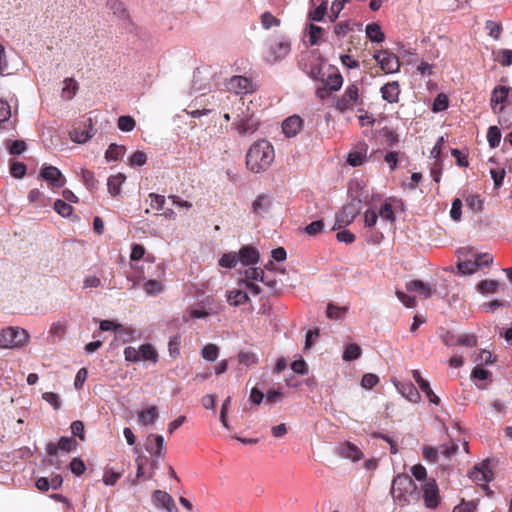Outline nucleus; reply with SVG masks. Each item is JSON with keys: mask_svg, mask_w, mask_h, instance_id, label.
<instances>
[{"mask_svg": "<svg viewBox=\"0 0 512 512\" xmlns=\"http://www.w3.org/2000/svg\"><path fill=\"white\" fill-rule=\"evenodd\" d=\"M275 158L274 148L267 140L252 144L246 154V166L253 173L267 170Z\"/></svg>", "mask_w": 512, "mask_h": 512, "instance_id": "obj_1", "label": "nucleus"}, {"mask_svg": "<svg viewBox=\"0 0 512 512\" xmlns=\"http://www.w3.org/2000/svg\"><path fill=\"white\" fill-rule=\"evenodd\" d=\"M416 484L407 474H399L392 481L391 495L401 506L409 502V496L416 490Z\"/></svg>", "mask_w": 512, "mask_h": 512, "instance_id": "obj_2", "label": "nucleus"}, {"mask_svg": "<svg viewBox=\"0 0 512 512\" xmlns=\"http://www.w3.org/2000/svg\"><path fill=\"white\" fill-rule=\"evenodd\" d=\"M29 334L19 327H6L0 331V348H21L28 344Z\"/></svg>", "mask_w": 512, "mask_h": 512, "instance_id": "obj_3", "label": "nucleus"}, {"mask_svg": "<svg viewBox=\"0 0 512 512\" xmlns=\"http://www.w3.org/2000/svg\"><path fill=\"white\" fill-rule=\"evenodd\" d=\"M363 105V100L359 94V88L356 84H350L346 87L344 93L336 100L335 108L344 113Z\"/></svg>", "mask_w": 512, "mask_h": 512, "instance_id": "obj_4", "label": "nucleus"}, {"mask_svg": "<svg viewBox=\"0 0 512 512\" xmlns=\"http://www.w3.org/2000/svg\"><path fill=\"white\" fill-rule=\"evenodd\" d=\"M368 201V194L363 197L355 196L349 203L343 206L341 212L337 215L336 224H338L339 227L349 225L360 213L361 203H367Z\"/></svg>", "mask_w": 512, "mask_h": 512, "instance_id": "obj_5", "label": "nucleus"}, {"mask_svg": "<svg viewBox=\"0 0 512 512\" xmlns=\"http://www.w3.org/2000/svg\"><path fill=\"white\" fill-rule=\"evenodd\" d=\"M227 89L237 95L253 93L256 90V85L253 81L245 76H233L226 84Z\"/></svg>", "mask_w": 512, "mask_h": 512, "instance_id": "obj_6", "label": "nucleus"}, {"mask_svg": "<svg viewBox=\"0 0 512 512\" xmlns=\"http://www.w3.org/2000/svg\"><path fill=\"white\" fill-rule=\"evenodd\" d=\"M374 59L380 65L382 71L386 74L396 73L400 69L399 58L388 51H379L374 55Z\"/></svg>", "mask_w": 512, "mask_h": 512, "instance_id": "obj_7", "label": "nucleus"}, {"mask_svg": "<svg viewBox=\"0 0 512 512\" xmlns=\"http://www.w3.org/2000/svg\"><path fill=\"white\" fill-rule=\"evenodd\" d=\"M511 91V88L508 86L497 85L494 87L491 93L490 106L495 114L504 111V103L508 100Z\"/></svg>", "mask_w": 512, "mask_h": 512, "instance_id": "obj_8", "label": "nucleus"}, {"mask_svg": "<svg viewBox=\"0 0 512 512\" xmlns=\"http://www.w3.org/2000/svg\"><path fill=\"white\" fill-rule=\"evenodd\" d=\"M237 118L233 125L234 129L242 136L244 135H251L255 133L259 128V121L255 119L252 115H247L244 117H239L237 115Z\"/></svg>", "mask_w": 512, "mask_h": 512, "instance_id": "obj_9", "label": "nucleus"}, {"mask_svg": "<svg viewBox=\"0 0 512 512\" xmlns=\"http://www.w3.org/2000/svg\"><path fill=\"white\" fill-rule=\"evenodd\" d=\"M469 477L472 481L477 484L483 485L484 489H487L486 484L493 478V472L487 462H483L478 466H475L469 473Z\"/></svg>", "mask_w": 512, "mask_h": 512, "instance_id": "obj_10", "label": "nucleus"}, {"mask_svg": "<svg viewBox=\"0 0 512 512\" xmlns=\"http://www.w3.org/2000/svg\"><path fill=\"white\" fill-rule=\"evenodd\" d=\"M40 176L43 180L49 182L52 187L61 188L66 183L65 177L55 166H44L41 169Z\"/></svg>", "mask_w": 512, "mask_h": 512, "instance_id": "obj_11", "label": "nucleus"}, {"mask_svg": "<svg viewBox=\"0 0 512 512\" xmlns=\"http://www.w3.org/2000/svg\"><path fill=\"white\" fill-rule=\"evenodd\" d=\"M425 505L428 508H435L438 505L439 490L435 479L430 478L422 486Z\"/></svg>", "mask_w": 512, "mask_h": 512, "instance_id": "obj_12", "label": "nucleus"}, {"mask_svg": "<svg viewBox=\"0 0 512 512\" xmlns=\"http://www.w3.org/2000/svg\"><path fill=\"white\" fill-rule=\"evenodd\" d=\"M77 447V442L72 437H61L57 443L49 442L46 452L49 456H57L58 451L71 452Z\"/></svg>", "mask_w": 512, "mask_h": 512, "instance_id": "obj_13", "label": "nucleus"}, {"mask_svg": "<svg viewBox=\"0 0 512 512\" xmlns=\"http://www.w3.org/2000/svg\"><path fill=\"white\" fill-rule=\"evenodd\" d=\"M152 501L158 508H163L168 512H178L174 499L166 491L155 490L152 494Z\"/></svg>", "mask_w": 512, "mask_h": 512, "instance_id": "obj_14", "label": "nucleus"}, {"mask_svg": "<svg viewBox=\"0 0 512 512\" xmlns=\"http://www.w3.org/2000/svg\"><path fill=\"white\" fill-rule=\"evenodd\" d=\"M368 149L369 147L366 142L357 143L348 154L347 163L353 167L362 165L367 159Z\"/></svg>", "mask_w": 512, "mask_h": 512, "instance_id": "obj_15", "label": "nucleus"}, {"mask_svg": "<svg viewBox=\"0 0 512 512\" xmlns=\"http://www.w3.org/2000/svg\"><path fill=\"white\" fill-rule=\"evenodd\" d=\"M91 126L92 119L88 118L83 127H74L69 133L71 140L79 144L86 143L93 136V133L88 129Z\"/></svg>", "mask_w": 512, "mask_h": 512, "instance_id": "obj_16", "label": "nucleus"}, {"mask_svg": "<svg viewBox=\"0 0 512 512\" xmlns=\"http://www.w3.org/2000/svg\"><path fill=\"white\" fill-rule=\"evenodd\" d=\"M146 450L155 457L163 458L166 453L163 436L150 434L147 437Z\"/></svg>", "mask_w": 512, "mask_h": 512, "instance_id": "obj_17", "label": "nucleus"}, {"mask_svg": "<svg viewBox=\"0 0 512 512\" xmlns=\"http://www.w3.org/2000/svg\"><path fill=\"white\" fill-rule=\"evenodd\" d=\"M303 128V119L298 115L286 118L282 123L283 133L287 137L296 136Z\"/></svg>", "mask_w": 512, "mask_h": 512, "instance_id": "obj_18", "label": "nucleus"}, {"mask_svg": "<svg viewBox=\"0 0 512 512\" xmlns=\"http://www.w3.org/2000/svg\"><path fill=\"white\" fill-rule=\"evenodd\" d=\"M237 254L238 262H241L243 265L256 264L260 258L258 250L250 245L242 247Z\"/></svg>", "mask_w": 512, "mask_h": 512, "instance_id": "obj_19", "label": "nucleus"}, {"mask_svg": "<svg viewBox=\"0 0 512 512\" xmlns=\"http://www.w3.org/2000/svg\"><path fill=\"white\" fill-rule=\"evenodd\" d=\"M382 98L389 103H397L399 101L400 86L397 81L388 82L380 89Z\"/></svg>", "mask_w": 512, "mask_h": 512, "instance_id": "obj_20", "label": "nucleus"}, {"mask_svg": "<svg viewBox=\"0 0 512 512\" xmlns=\"http://www.w3.org/2000/svg\"><path fill=\"white\" fill-rule=\"evenodd\" d=\"M339 455L343 458L351 459L352 461H358L363 456L361 450L351 442H345L340 445Z\"/></svg>", "mask_w": 512, "mask_h": 512, "instance_id": "obj_21", "label": "nucleus"}, {"mask_svg": "<svg viewBox=\"0 0 512 512\" xmlns=\"http://www.w3.org/2000/svg\"><path fill=\"white\" fill-rule=\"evenodd\" d=\"M406 290L409 292H417L420 297L426 299L430 297L432 289L430 285L421 280H412L406 284Z\"/></svg>", "mask_w": 512, "mask_h": 512, "instance_id": "obj_22", "label": "nucleus"}, {"mask_svg": "<svg viewBox=\"0 0 512 512\" xmlns=\"http://www.w3.org/2000/svg\"><path fill=\"white\" fill-rule=\"evenodd\" d=\"M249 301V297L245 291L240 289H234L228 291L227 293V302L234 307L245 304Z\"/></svg>", "mask_w": 512, "mask_h": 512, "instance_id": "obj_23", "label": "nucleus"}, {"mask_svg": "<svg viewBox=\"0 0 512 512\" xmlns=\"http://www.w3.org/2000/svg\"><path fill=\"white\" fill-rule=\"evenodd\" d=\"M67 331V322L65 320H58L51 324L49 334L52 342L55 343L61 340Z\"/></svg>", "mask_w": 512, "mask_h": 512, "instance_id": "obj_24", "label": "nucleus"}, {"mask_svg": "<svg viewBox=\"0 0 512 512\" xmlns=\"http://www.w3.org/2000/svg\"><path fill=\"white\" fill-rule=\"evenodd\" d=\"M126 176L122 173L112 175L108 179V192L111 196L115 197L120 193V187L125 182Z\"/></svg>", "mask_w": 512, "mask_h": 512, "instance_id": "obj_25", "label": "nucleus"}, {"mask_svg": "<svg viewBox=\"0 0 512 512\" xmlns=\"http://www.w3.org/2000/svg\"><path fill=\"white\" fill-rule=\"evenodd\" d=\"M108 6L113 14L120 20L130 21V15L124 4L118 0H110Z\"/></svg>", "mask_w": 512, "mask_h": 512, "instance_id": "obj_26", "label": "nucleus"}, {"mask_svg": "<svg viewBox=\"0 0 512 512\" xmlns=\"http://www.w3.org/2000/svg\"><path fill=\"white\" fill-rule=\"evenodd\" d=\"M158 416L159 413L156 406H151L148 409L140 411L138 414L139 421L145 426L153 424L157 420Z\"/></svg>", "mask_w": 512, "mask_h": 512, "instance_id": "obj_27", "label": "nucleus"}, {"mask_svg": "<svg viewBox=\"0 0 512 512\" xmlns=\"http://www.w3.org/2000/svg\"><path fill=\"white\" fill-rule=\"evenodd\" d=\"M270 49L274 56L273 60L276 61L288 55L290 52V44L285 41H276L271 45Z\"/></svg>", "mask_w": 512, "mask_h": 512, "instance_id": "obj_28", "label": "nucleus"}, {"mask_svg": "<svg viewBox=\"0 0 512 512\" xmlns=\"http://www.w3.org/2000/svg\"><path fill=\"white\" fill-rule=\"evenodd\" d=\"M139 357L140 361L146 360L156 363L158 360L157 351L151 344H143L139 347Z\"/></svg>", "mask_w": 512, "mask_h": 512, "instance_id": "obj_29", "label": "nucleus"}, {"mask_svg": "<svg viewBox=\"0 0 512 512\" xmlns=\"http://www.w3.org/2000/svg\"><path fill=\"white\" fill-rule=\"evenodd\" d=\"M126 148L123 145L111 144L105 152L107 161H116L124 156Z\"/></svg>", "mask_w": 512, "mask_h": 512, "instance_id": "obj_30", "label": "nucleus"}, {"mask_svg": "<svg viewBox=\"0 0 512 512\" xmlns=\"http://www.w3.org/2000/svg\"><path fill=\"white\" fill-rule=\"evenodd\" d=\"M366 35L373 42H383L385 39L384 33L378 24L372 23L366 27Z\"/></svg>", "mask_w": 512, "mask_h": 512, "instance_id": "obj_31", "label": "nucleus"}, {"mask_svg": "<svg viewBox=\"0 0 512 512\" xmlns=\"http://www.w3.org/2000/svg\"><path fill=\"white\" fill-rule=\"evenodd\" d=\"M400 391L410 402L417 403L420 399V394L412 383L402 384Z\"/></svg>", "mask_w": 512, "mask_h": 512, "instance_id": "obj_32", "label": "nucleus"}, {"mask_svg": "<svg viewBox=\"0 0 512 512\" xmlns=\"http://www.w3.org/2000/svg\"><path fill=\"white\" fill-rule=\"evenodd\" d=\"M218 263L224 268H234L238 263V254L236 252L225 253L221 256Z\"/></svg>", "mask_w": 512, "mask_h": 512, "instance_id": "obj_33", "label": "nucleus"}, {"mask_svg": "<svg viewBox=\"0 0 512 512\" xmlns=\"http://www.w3.org/2000/svg\"><path fill=\"white\" fill-rule=\"evenodd\" d=\"M498 282L496 280H482L478 283L477 289L480 293L485 294H492L495 293L498 289Z\"/></svg>", "mask_w": 512, "mask_h": 512, "instance_id": "obj_34", "label": "nucleus"}, {"mask_svg": "<svg viewBox=\"0 0 512 512\" xmlns=\"http://www.w3.org/2000/svg\"><path fill=\"white\" fill-rule=\"evenodd\" d=\"M495 60L502 66L507 67L512 65V49L498 50Z\"/></svg>", "mask_w": 512, "mask_h": 512, "instance_id": "obj_35", "label": "nucleus"}, {"mask_svg": "<svg viewBox=\"0 0 512 512\" xmlns=\"http://www.w3.org/2000/svg\"><path fill=\"white\" fill-rule=\"evenodd\" d=\"M327 6L328 2L326 0H322L321 4L317 8L309 12V19L317 22L322 21L327 13Z\"/></svg>", "mask_w": 512, "mask_h": 512, "instance_id": "obj_36", "label": "nucleus"}, {"mask_svg": "<svg viewBox=\"0 0 512 512\" xmlns=\"http://www.w3.org/2000/svg\"><path fill=\"white\" fill-rule=\"evenodd\" d=\"M457 268L458 271L463 275L472 274L478 270L479 264L475 260H466L459 262Z\"/></svg>", "mask_w": 512, "mask_h": 512, "instance_id": "obj_37", "label": "nucleus"}, {"mask_svg": "<svg viewBox=\"0 0 512 512\" xmlns=\"http://www.w3.org/2000/svg\"><path fill=\"white\" fill-rule=\"evenodd\" d=\"M270 206V199L265 195H260L253 202L252 208L255 214H261L266 211Z\"/></svg>", "mask_w": 512, "mask_h": 512, "instance_id": "obj_38", "label": "nucleus"}, {"mask_svg": "<svg viewBox=\"0 0 512 512\" xmlns=\"http://www.w3.org/2000/svg\"><path fill=\"white\" fill-rule=\"evenodd\" d=\"M379 216L387 221L394 222L395 221V214L392 207V204L389 202V200H386L380 207L379 210Z\"/></svg>", "mask_w": 512, "mask_h": 512, "instance_id": "obj_39", "label": "nucleus"}, {"mask_svg": "<svg viewBox=\"0 0 512 512\" xmlns=\"http://www.w3.org/2000/svg\"><path fill=\"white\" fill-rule=\"evenodd\" d=\"M325 84L331 91H338L342 87L343 77L340 73L330 74Z\"/></svg>", "mask_w": 512, "mask_h": 512, "instance_id": "obj_40", "label": "nucleus"}, {"mask_svg": "<svg viewBox=\"0 0 512 512\" xmlns=\"http://www.w3.org/2000/svg\"><path fill=\"white\" fill-rule=\"evenodd\" d=\"M487 140L490 147L495 148L500 144L501 131L497 126H491L487 132Z\"/></svg>", "mask_w": 512, "mask_h": 512, "instance_id": "obj_41", "label": "nucleus"}, {"mask_svg": "<svg viewBox=\"0 0 512 512\" xmlns=\"http://www.w3.org/2000/svg\"><path fill=\"white\" fill-rule=\"evenodd\" d=\"M323 33L324 29L322 27L310 24L308 31L310 45H317L323 36Z\"/></svg>", "mask_w": 512, "mask_h": 512, "instance_id": "obj_42", "label": "nucleus"}, {"mask_svg": "<svg viewBox=\"0 0 512 512\" xmlns=\"http://www.w3.org/2000/svg\"><path fill=\"white\" fill-rule=\"evenodd\" d=\"M243 281H261L265 282V273L260 268H249L245 271V279Z\"/></svg>", "mask_w": 512, "mask_h": 512, "instance_id": "obj_43", "label": "nucleus"}, {"mask_svg": "<svg viewBox=\"0 0 512 512\" xmlns=\"http://www.w3.org/2000/svg\"><path fill=\"white\" fill-rule=\"evenodd\" d=\"M351 31H353V24L350 21H342L334 26V34L337 38H344Z\"/></svg>", "mask_w": 512, "mask_h": 512, "instance_id": "obj_44", "label": "nucleus"}, {"mask_svg": "<svg viewBox=\"0 0 512 512\" xmlns=\"http://www.w3.org/2000/svg\"><path fill=\"white\" fill-rule=\"evenodd\" d=\"M54 210L62 217H68L73 212V207L66 201L58 199L54 202Z\"/></svg>", "mask_w": 512, "mask_h": 512, "instance_id": "obj_45", "label": "nucleus"}, {"mask_svg": "<svg viewBox=\"0 0 512 512\" xmlns=\"http://www.w3.org/2000/svg\"><path fill=\"white\" fill-rule=\"evenodd\" d=\"M219 354V348L215 344H207L202 348L201 355L207 361H215Z\"/></svg>", "mask_w": 512, "mask_h": 512, "instance_id": "obj_46", "label": "nucleus"}, {"mask_svg": "<svg viewBox=\"0 0 512 512\" xmlns=\"http://www.w3.org/2000/svg\"><path fill=\"white\" fill-rule=\"evenodd\" d=\"M148 458L144 455H138L135 459L136 465H137V473L136 478L132 481L133 485H136L140 479L144 478L145 471L144 466L147 463Z\"/></svg>", "mask_w": 512, "mask_h": 512, "instance_id": "obj_47", "label": "nucleus"}, {"mask_svg": "<svg viewBox=\"0 0 512 512\" xmlns=\"http://www.w3.org/2000/svg\"><path fill=\"white\" fill-rule=\"evenodd\" d=\"M361 355V348L355 343L349 344L343 354V359L346 361L356 360Z\"/></svg>", "mask_w": 512, "mask_h": 512, "instance_id": "obj_48", "label": "nucleus"}, {"mask_svg": "<svg viewBox=\"0 0 512 512\" xmlns=\"http://www.w3.org/2000/svg\"><path fill=\"white\" fill-rule=\"evenodd\" d=\"M117 126L123 132H130L135 128L136 122L131 116H120Z\"/></svg>", "mask_w": 512, "mask_h": 512, "instance_id": "obj_49", "label": "nucleus"}, {"mask_svg": "<svg viewBox=\"0 0 512 512\" xmlns=\"http://www.w3.org/2000/svg\"><path fill=\"white\" fill-rule=\"evenodd\" d=\"M346 308L345 307H339V306H336L332 303H329L328 306H327V310H326V315L328 318L330 319H341L344 317L345 313H346Z\"/></svg>", "mask_w": 512, "mask_h": 512, "instance_id": "obj_50", "label": "nucleus"}, {"mask_svg": "<svg viewBox=\"0 0 512 512\" xmlns=\"http://www.w3.org/2000/svg\"><path fill=\"white\" fill-rule=\"evenodd\" d=\"M349 0H334L332 2L331 8H330V14H329V20L330 22H335L336 19L339 17L340 12L343 10L345 4Z\"/></svg>", "mask_w": 512, "mask_h": 512, "instance_id": "obj_51", "label": "nucleus"}, {"mask_svg": "<svg viewBox=\"0 0 512 512\" xmlns=\"http://www.w3.org/2000/svg\"><path fill=\"white\" fill-rule=\"evenodd\" d=\"M28 199L30 203H34L39 207H44L47 205V199L39 189H32L29 192Z\"/></svg>", "mask_w": 512, "mask_h": 512, "instance_id": "obj_52", "label": "nucleus"}, {"mask_svg": "<svg viewBox=\"0 0 512 512\" xmlns=\"http://www.w3.org/2000/svg\"><path fill=\"white\" fill-rule=\"evenodd\" d=\"M69 468L76 476H81L86 470L84 461L79 457H74L69 464Z\"/></svg>", "mask_w": 512, "mask_h": 512, "instance_id": "obj_53", "label": "nucleus"}, {"mask_svg": "<svg viewBox=\"0 0 512 512\" xmlns=\"http://www.w3.org/2000/svg\"><path fill=\"white\" fill-rule=\"evenodd\" d=\"M466 203L468 207L473 210L474 212H479L483 208V200L480 195L473 194L469 195L466 198Z\"/></svg>", "mask_w": 512, "mask_h": 512, "instance_id": "obj_54", "label": "nucleus"}, {"mask_svg": "<svg viewBox=\"0 0 512 512\" xmlns=\"http://www.w3.org/2000/svg\"><path fill=\"white\" fill-rule=\"evenodd\" d=\"M485 28L489 31V36L493 39L498 40L502 33V25L492 20H488L485 23Z\"/></svg>", "mask_w": 512, "mask_h": 512, "instance_id": "obj_55", "label": "nucleus"}, {"mask_svg": "<svg viewBox=\"0 0 512 512\" xmlns=\"http://www.w3.org/2000/svg\"><path fill=\"white\" fill-rule=\"evenodd\" d=\"M144 290L149 295H157L163 290V286L157 280H148L144 284Z\"/></svg>", "mask_w": 512, "mask_h": 512, "instance_id": "obj_56", "label": "nucleus"}, {"mask_svg": "<svg viewBox=\"0 0 512 512\" xmlns=\"http://www.w3.org/2000/svg\"><path fill=\"white\" fill-rule=\"evenodd\" d=\"M448 102V97L445 94H438L433 102V111L440 112L446 110L448 108Z\"/></svg>", "mask_w": 512, "mask_h": 512, "instance_id": "obj_57", "label": "nucleus"}, {"mask_svg": "<svg viewBox=\"0 0 512 512\" xmlns=\"http://www.w3.org/2000/svg\"><path fill=\"white\" fill-rule=\"evenodd\" d=\"M261 24L263 28L269 29L272 26H279L280 20L272 15L270 12H265L261 15Z\"/></svg>", "mask_w": 512, "mask_h": 512, "instance_id": "obj_58", "label": "nucleus"}, {"mask_svg": "<svg viewBox=\"0 0 512 512\" xmlns=\"http://www.w3.org/2000/svg\"><path fill=\"white\" fill-rule=\"evenodd\" d=\"M81 177L87 188L94 189L96 188L97 181L94 177V173L87 169L81 170Z\"/></svg>", "mask_w": 512, "mask_h": 512, "instance_id": "obj_59", "label": "nucleus"}, {"mask_svg": "<svg viewBox=\"0 0 512 512\" xmlns=\"http://www.w3.org/2000/svg\"><path fill=\"white\" fill-rule=\"evenodd\" d=\"M26 165L22 162H12L10 165V173L15 178H22L26 174Z\"/></svg>", "mask_w": 512, "mask_h": 512, "instance_id": "obj_60", "label": "nucleus"}, {"mask_svg": "<svg viewBox=\"0 0 512 512\" xmlns=\"http://www.w3.org/2000/svg\"><path fill=\"white\" fill-rule=\"evenodd\" d=\"M379 382L377 375L372 373L364 374L361 380V386L365 389H372Z\"/></svg>", "mask_w": 512, "mask_h": 512, "instance_id": "obj_61", "label": "nucleus"}, {"mask_svg": "<svg viewBox=\"0 0 512 512\" xmlns=\"http://www.w3.org/2000/svg\"><path fill=\"white\" fill-rule=\"evenodd\" d=\"M149 198H150L151 208L156 209L158 211L162 210L164 208L165 197L163 195H159L156 193H150Z\"/></svg>", "mask_w": 512, "mask_h": 512, "instance_id": "obj_62", "label": "nucleus"}, {"mask_svg": "<svg viewBox=\"0 0 512 512\" xmlns=\"http://www.w3.org/2000/svg\"><path fill=\"white\" fill-rule=\"evenodd\" d=\"M455 344L466 346V347H474L477 345V338L475 335H472V334H464V335H461L457 339Z\"/></svg>", "mask_w": 512, "mask_h": 512, "instance_id": "obj_63", "label": "nucleus"}, {"mask_svg": "<svg viewBox=\"0 0 512 512\" xmlns=\"http://www.w3.org/2000/svg\"><path fill=\"white\" fill-rule=\"evenodd\" d=\"M71 432L74 436L79 437L81 441L85 440L84 423L80 420L73 421L71 423Z\"/></svg>", "mask_w": 512, "mask_h": 512, "instance_id": "obj_64", "label": "nucleus"}]
</instances>
